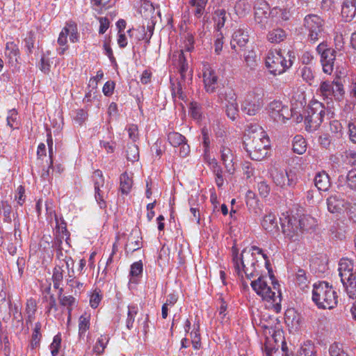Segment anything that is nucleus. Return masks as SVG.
<instances>
[{"instance_id":"c85d7f7f","label":"nucleus","mask_w":356,"mask_h":356,"mask_svg":"<svg viewBox=\"0 0 356 356\" xmlns=\"http://www.w3.org/2000/svg\"><path fill=\"white\" fill-rule=\"evenodd\" d=\"M314 181L316 187L319 191H326L330 186V177L325 171L318 172Z\"/></svg>"},{"instance_id":"e2e57ef3","label":"nucleus","mask_w":356,"mask_h":356,"mask_svg":"<svg viewBox=\"0 0 356 356\" xmlns=\"http://www.w3.org/2000/svg\"><path fill=\"white\" fill-rule=\"evenodd\" d=\"M87 118L88 113L86 111L83 109H79L76 111V113L74 119L77 124L81 125L86 120Z\"/></svg>"},{"instance_id":"a878e982","label":"nucleus","mask_w":356,"mask_h":356,"mask_svg":"<svg viewBox=\"0 0 356 356\" xmlns=\"http://www.w3.org/2000/svg\"><path fill=\"white\" fill-rule=\"evenodd\" d=\"M345 204L344 200L337 195H331L327 199V209L332 213H341Z\"/></svg>"},{"instance_id":"09e8293b","label":"nucleus","mask_w":356,"mask_h":356,"mask_svg":"<svg viewBox=\"0 0 356 356\" xmlns=\"http://www.w3.org/2000/svg\"><path fill=\"white\" fill-rule=\"evenodd\" d=\"M330 356H348L343 349L342 345L338 343H332L329 348Z\"/></svg>"},{"instance_id":"f8f14e48","label":"nucleus","mask_w":356,"mask_h":356,"mask_svg":"<svg viewBox=\"0 0 356 356\" xmlns=\"http://www.w3.org/2000/svg\"><path fill=\"white\" fill-rule=\"evenodd\" d=\"M282 232L291 241H296L301 234L298 219L294 216H285L280 218Z\"/></svg>"},{"instance_id":"cd10ccee","label":"nucleus","mask_w":356,"mask_h":356,"mask_svg":"<svg viewBox=\"0 0 356 356\" xmlns=\"http://www.w3.org/2000/svg\"><path fill=\"white\" fill-rule=\"evenodd\" d=\"M341 282L348 296L353 299L356 298V270Z\"/></svg>"},{"instance_id":"49530a36","label":"nucleus","mask_w":356,"mask_h":356,"mask_svg":"<svg viewBox=\"0 0 356 356\" xmlns=\"http://www.w3.org/2000/svg\"><path fill=\"white\" fill-rule=\"evenodd\" d=\"M244 60L246 66L250 69H254L257 65L256 53L252 50L248 51L244 55Z\"/></svg>"},{"instance_id":"2f4dec72","label":"nucleus","mask_w":356,"mask_h":356,"mask_svg":"<svg viewBox=\"0 0 356 356\" xmlns=\"http://www.w3.org/2000/svg\"><path fill=\"white\" fill-rule=\"evenodd\" d=\"M133 185V180L127 172H123L120 177V191L122 194L127 195Z\"/></svg>"},{"instance_id":"69168bd1","label":"nucleus","mask_w":356,"mask_h":356,"mask_svg":"<svg viewBox=\"0 0 356 356\" xmlns=\"http://www.w3.org/2000/svg\"><path fill=\"white\" fill-rule=\"evenodd\" d=\"M192 340L191 343L193 344V346L195 349H199L201 346V341H200V334L199 333L198 329H197L195 331L192 332L191 333Z\"/></svg>"},{"instance_id":"6e6552de","label":"nucleus","mask_w":356,"mask_h":356,"mask_svg":"<svg viewBox=\"0 0 356 356\" xmlns=\"http://www.w3.org/2000/svg\"><path fill=\"white\" fill-rule=\"evenodd\" d=\"M292 65L290 60H287L280 51H269L266 58V66L269 72L274 74H280L289 69Z\"/></svg>"},{"instance_id":"7ed1b4c3","label":"nucleus","mask_w":356,"mask_h":356,"mask_svg":"<svg viewBox=\"0 0 356 356\" xmlns=\"http://www.w3.org/2000/svg\"><path fill=\"white\" fill-rule=\"evenodd\" d=\"M273 289L269 286L266 280V277L259 275L257 280L251 282L250 285L256 293L261 297L262 300L270 302L276 312H279L281 309L282 296L278 289L279 284L277 282H272Z\"/></svg>"},{"instance_id":"9d476101","label":"nucleus","mask_w":356,"mask_h":356,"mask_svg":"<svg viewBox=\"0 0 356 356\" xmlns=\"http://www.w3.org/2000/svg\"><path fill=\"white\" fill-rule=\"evenodd\" d=\"M264 105L260 93L252 91L248 92L241 104V110L248 115H256Z\"/></svg>"},{"instance_id":"1a4fd4ad","label":"nucleus","mask_w":356,"mask_h":356,"mask_svg":"<svg viewBox=\"0 0 356 356\" xmlns=\"http://www.w3.org/2000/svg\"><path fill=\"white\" fill-rule=\"evenodd\" d=\"M318 92L324 99H332V97L340 100L344 94L343 85L337 81H325L321 82Z\"/></svg>"},{"instance_id":"473e14b6","label":"nucleus","mask_w":356,"mask_h":356,"mask_svg":"<svg viewBox=\"0 0 356 356\" xmlns=\"http://www.w3.org/2000/svg\"><path fill=\"white\" fill-rule=\"evenodd\" d=\"M299 227L300 232L309 231L314 229L316 226V221L315 218L310 216H303L298 219Z\"/></svg>"},{"instance_id":"f03ea898","label":"nucleus","mask_w":356,"mask_h":356,"mask_svg":"<svg viewBox=\"0 0 356 356\" xmlns=\"http://www.w3.org/2000/svg\"><path fill=\"white\" fill-rule=\"evenodd\" d=\"M261 326L264 329L266 336V342L263 348L266 356H289L286 342L280 330H275L273 323L267 322L264 318L261 321Z\"/></svg>"},{"instance_id":"dca6fc26","label":"nucleus","mask_w":356,"mask_h":356,"mask_svg":"<svg viewBox=\"0 0 356 356\" xmlns=\"http://www.w3.org/2000/svg\"><path fill=\"white\" fill-rule=\"evenodd\" d=\"M168 140L172 146L180 147L179 154L181 157H186L189 154L190 146L187 144L186 138L179 133L170 132L168 135Z\"/></svg>"},{"instance_id":"5701e85b","label":"nucleus","mask_w":356,"mask_h":356,"mask_svg":"<svg viewBox=\"0 0 356 356\" xmlns=\"http://www.w3.org/2000/svg\"><path fill=\"white\" fill-rule=\"evenodd\" d=\"M285 323L292 329L298 330L302 324V317L294 309H289L285 312Z\"/></svg>"},{"instance_id":"58836bf2","label":"nucleus","mask_w":356,"mask_h":356,"mask_svg":"<svg viewBox=\"0 0 356 356\" xmlns=\"http://www.w3.org/2000/svg\"><path fill=\"white\" fill-rule=\"evenodd\" d=\"M207 3V0H189V3L195 8L194 15L196 17L200 18L202 16Z\"/></svg>"},{"instance_id":"c03bdc74","label":"nucleus","mask_w":356,"mask_h":356,"mask_svg":"<svg viewBox=\"0 0 356 356\" xmlns=\"http://www.w3.org/2000/svg\"><path fill=\"white\" fill-rule=\"evenodd\" d=\"M346 184L348 188L356 192V168L348 172L346 177Z\"/></svg>"},{"instance_id":"e433bc0d","label":"nucleus","mask_w":356,"mask_h":356,"mask_svg":"<svg viewBox=\"0 0 356 356\" xmlns=\"http://www.w3.org/2000/svg\"><path fill=\"white\" fill-rule=\"evenodd\" d=\"M307 149V143L305 139L300 135L294 137L293 141V150L295 153L302 154Z\"/></svg>"},{"instance_id":"a211bd4d","label":"nucleus","mask_w":356,"mask_h":356,"mask_svg":"<svg viewBox=\"0 0 356 356\" xmlns=\"http://www.w3.org/2000/svg\"><path fill=\"white\" fill-rule=\"evenodd\" d=\"M70 264H68V261H66L65 259L61 264H57L55 266L53 271L52 279L54 287L58 289L60 295L63 293V289L60 287V284L63 282L64 273L66 270H68Z\"/></svg>"},{"instance_id":"5fc2aeb1","label":"nucleus","mask_w":356,"mask_h":356,"mask_svg":"<svg viewBox=\"0 0 356 356\" xmlns=\"http://www.w3.org/2000/svg\"><path fill=\"white\" fill-rule=\"evenodd\" d=\"M58 298L60 303L63 306H67L68 307L69 312H71L72 309L70 308L75 302V299L72 296H65L60 295V292L58 291Z\"/></svg>"},{"instance_id":"4c0bfd02","label":"nucleus","mask_w":356,"mask_h":356,"mask_svg":"<svg viewBox=\"0 0 356 356\" xmlns=\"http://www.w3.org/2000/svg\"><path fill=\"white\" fill-rule=\"evenodd\" d=\"M210 166L212 168V170L213 171V173L216 176V185L218 187H220L222 186L224 180L222 177V170L220 168V166L218 165L216 160H212L211 161H209Z\"/></svg>"},{"instance_id":"f704fd0d","label":"nucleus","mask_w":356,"mask_h":356,"mask_svg":"<svg viewBox=\"0 0 356 356\" xmlns=\"http://www.w3.org/2000/svg\"><path fill=\"white\" fill-rule=\"evenodd\" d=\"M251 10V5L248 0H238L234 6L235 13L239 17H244Z\"/></svg>"},{"instance_id":"2eb2a0df","label":"nucleus","mask_w":356,"mask_h":356,"mask_svg":"<svg viewBox=\"0 0 356 356\" xmlns=\"http://www.w3.org/2000/svg\"><path fill=\"white\" fill-rule=\"evenodd\" d=\"M218 80V76L215 70L209 66H205L203 70V81L207 92L211 94L217 91L219 88Z\"/></svg>"},{"instance_id":"864d4df0","label":"nucleus","mask_w":356,"mask_h":356,"mask_svg":"<svg viewBox=\"0 0 356 356\" xmlns=\"http://www.w3.org/2000/svg\"><path fill=\"white\" fill-rule=\"evenodd\" d=\"M273 13H275L277 17L283 22L289 20L291 17L290 11L286 8H274Z\"/></svg>"},{"instance_id":"c756f323","label":"nucleus","mask_w":356,"mask_h":356,"mask_svg":"<svg viewBox=\"0 0 356 356\" xmlns=\"http://www.w3.org/2000/svg\"><path fill=\"white\" fill-rule=\"evenodd\" d=\"M261 225L268 232H275L278 230L277 220L275 215L272 213H270L264 217Z\"/></svg>"},{"instance_id":"6ab92c4d","label":"nucleus","mask_w":356,"mask_h":356,"mask_svg":"<svg viewBox=\"0 0 356 356\" xmlns=\"http://www.w3.org/2000/svg\"><path fill=\"white\" fill-rule=\"evenodd\" d=\"M220 159L227 172L233 174L235 171L233 163L234 154L232 149L225 145H222L220 149Z\"/></svg>"},{"instance_id":"de8ad7c7","label":"nucleus","mask_w":356,"mask_h":356,"mask_svg":"<svg viewBox=\"0 0 356 356\" xmlns=\"http://www.w3.org/2000/svg\"><path fill=\"white\" fill-rule=\"evenodd\" d=\"M127 158L131 162H134L138 160L139 150L137 145L131 144L128 146L127 150Z\"/></svg>"},{"instance_id":"7c9ffc66","label":"nucleus","mask_w":356,"mask_h":356,"mask_svg":"<svg viewBox=\"0 0 356 356\" xmlns=\"http://www.w3.org/2000/svg\"><path fill=\"white\" fill-rule=\"evenodd\" d=\"M286 31L281 28H275L268 31L266 38L271 43H280L286 38Z\"/></svg>"},{"instance_id":"603ef678","label":"nucleus","mask_w":356,"mask_h":356,"mask_svg":"<svg viewBox=\"0 0 356 356\" xmlns=\"http://www.w3.org/2000/svg\"><path fill=\"white\" fill-rule=\"evenodd\" d=\"M330 131L332 133L335 134L337 138H339L343 134V126L339 120H332L330 124Z\"/></svg>"},{"instance_id":"bb28decb","label":"nucleus","mask_w":356,"mask_h":356,"mask_svg":"<svg viewBox=\"0 0 356 356\" xmlns=\"http://www.w3.org/2000/svg\"><path fill=\"white\" fill-rule=\"evenodd\" d=\"M353 268V262L351 260L346 258L340 260L338 270L341 282L346 279L348 276H350V273L355 272Z\"/></svg>"},{"instance_id":"20e7f679","label":"nucleus","mask_w":356,"mask_h":356,"mask_svg":"<svg viewBox=\"0 0 356 356\" xmlns=\"http://www.w3.org/2000/svg\"><path fill=\"white\" fill-rule=\"evenodd\" d=\"M312 300L319 308L323 309H330L337 304L336 291L325 282L314 285Z\"/></svg>"},{"instance_id":"a18cd8bd","label":"nucleus","mask_w":356,"mask_h":356,"mask_svg":"<svg viewBox=\"0 0 356 356\" xmlns=\"http://www.w3.org/2000/svg\"><path fill=\"white\" fill-rule=\"evenodd\" d=\"M12 207L6 202L2 201L0 203V214L3 213L4 217V221L10 222L11 219Z\"/></svg>"},{"instance_id":"f3484780","label":"nucleus","mask_w":356,"mask_h":356,"mask_svg":"<svg viewBox=\"0 0 356 356\" xmlns=\"http://www.w3.org/2000/svg\"><path fill=\"white\" fill-rule=\"evenodd\" d=\"M95 190V198L101 207L105 206L104 200V191L102 189L104 187V177L103 173L100 170L94 171L92 176Z\"/></svg>"},{"instance_id":"a19ab883","label":"nucleus","mask_w":356,"mask_h":356,"mask_svg":"<svg viewBox=\"0 0 356 356\" xmlns=\"http://www.w3.org/2000/svg\"><path fill=\"white\" fill-rule=\"evenodd\" d=\"M296 282L302 289H305V288L307 287L309 281L305 270L301 268L298 270L296 274Z\"/></svg>"},{"instance_id":"680f3d73","label":"nucleus","mask_w":356,"mask_h":356,"mask_svg":"<svg viewBox=\"0 0 356 356\" xmlns=\"http://www.w3.org/2000/svg\"><path fill=\"white\" fill-rule=\"evenodd\" d=\"M242 273H244L248 279H252L259 275V272L257 270V266L247 267L245 268H241Z\"/></svg>"},{"instance_id":"ea45409f","label":"nucleus","mask_w":356,"mask_h":356,"mask_svg":"<svg viewBox=\"0 0 356 356\" xmlns=\"http://www.w3.org/2000/svg\"><path fill=\"white\" fill-rule=\"evenodd\" d=\"M316 353L314 344L312 341H307L302 345L299 356H316Z\"/></svg>"},{"instance_id":"c9c22d12","label":"nucleus","mask_w":356,"mask_h":356,"mask_svg":"<svg viewBox=\"0 0 356 356\" xmlns=\"http://www.w3.org/2000/svg\"><path fill=\"white\" fill-rule=\"evenodd\" d=\"M142 238L140 236H131L128 238V241L125 245V251L126 252H134L142 248Z\"/></svg>"},{"instance_id":"4468645a","label":"nucleus","mask_w":356,"mask_h":356,"mask_svg":"<svg viewBox=\"0 0 356 356\" xmlns=\"http://www.w3.org/2000/svg\"><path fill=\"white\" fill-rule=\"evenodd\" d=\"M257 262L258 260L255 258L254 253L245 250L241 252V258H238L237 255L233 257L235 272L238 276H241L242 277L243 275L241 268L257 266Z\"/></svg>"},{"instance_id":"9b49d317","label":"nucleus","mask_w":356,"mask_h":356,"mask_svg":"<svg viewBox=\"0 0 356 356\" xmlns=\"http://www.w3.org/2000/svg\"><path fill=\"white\" fill-rule=\"evenodd\" d=\"M270 116L277 122H285L292 115L291 110L282 102L274 100L268 106Z\"/></svg>"},{"instance_id":"0eeeda50","label":"nucleus","mask_w":356,"mask_h":356,"mask_svg":"<svg viewBox=\"0 0 356 356\" xmlns=\"http://www.w3.org/2000/svg\"><path fill=\"white\" fill-rule=\"evenodd\" d=\"M325 114L323 105L318 102L314 103L307 111V115L305 116L306 130L309 132L316 131L322 123Z\"/></svg>"},{"instance_id":"39448f33","label":"nucleus","mask_w":356,"mask_h":356,"mask_svg":"<svg viewBox=\"0 0 356 356\" xmlns=\"http://www.w3.org/2000/svg\"><path fill=\"white\" fill-rule=\"evenodd\" d=\"M324 20L315 14L306 15L303 20V26L307 31V41L311 44L316 43L324 34Z\"/></svg>"},{"instance_id":"4be33fe9","label":"nucleus","mask_w":356,"mask_h":356,"mask_svg":"<svg viewBox=\"0 0 356 356\" xmlns=\"http://www.w3.org/2000/svg\"><path fill=\"white\" fill-rule=\"evenodd\" d=\"M254 10L255 22L260 24L262 28L264 27L269 15L268 5L266 2L260 3L254 8Z\"/></svg>"},{"instance_id":"423d86ee","label":"nucleus","mask_w":356,"mask_h":356,"mask_svg":"<svg viewBox=\"0 0 356 356\" xmlns=\"http://www.w3.org/2000/svg\"><path fill=\"white\" fill-rule=\"evenodd\" d=\"M173 64L178 68L181 76V81L177 83V86L172 88V95L175 97L178 96L179 99H184L186 95L182 91L181 82L185 81L186 79V72L188 70V64L184 56L183 51L175 52L172 56Z\"/></svg>"},{"instance_id":"37998d69","label":"nucleus","mask_w":356,"mask_h":356,"mask_svg":"<svg viewBox=\"0 0 356 356\" xmlns=\"http://www.w3.org/2000/svg\"><path fill=\"white\" fill-rule=\"evenodd\" d=\"M138 313V307L135 305H129L128 307L127 318L126 321V326L127 329L131 330L134 327L135 316Z\"/></svg>"},{"instance_id":"13d9d810","label":"nucleus","mask_w":356,"mask_h":356,"mask_svg":"<svg viewBox=\"0 0 356 356\" xmlns=\"http://www.w3.org/2000/svg\"><path fill=\"white\" fill-rule=\"evenodd\" d=\"M301 76L302 79L311 84L310 81L313 80L314 76L312 69L309 67L305 66L301 70Z\"/></svg>"},{"instance_id":"412c9836","label":"nucleus","mask_w":356,"mask_h":356,"mask_svg":"<svg viewBox=\"0 0 356 356\" xmlns=\"http://www.w3.org/2000/svg\"><path fill=\"white\" fill-rule=\"evenodd\" d=\"M335 58L336 51L332 48L321 56L323 70L325 74H330L332 72Z\"/></svg>"},{"instance_id":"aec40b11","label":"nucleus","mask_w":356,"mask_h":356,"mask_svg":"<svg viewBox=\"0 0 356 356\" xmlns=\"http://www.w3.org/2000/svg\"><path fill=\"white\" fill-rule=\"evenodd\" d=\"M248 40L249 35L248 32L243 29L236 30L232 35V39L230 42L231 48L236 53V47H244L248 43Z\"/></svg>"},{"instance_id":"0e129e2a","label":"nucleus","mask_w":356,"mask_h":356,"mask_svg":"<svg viewBox=\"0 0 356 356\" xmlns=\"http://www.w3.org/2000/svg\"><path fill=\"white\" fill-rule=\"evenodd\" d=\"M217 19V24L218 27L224 26L226 21V11L224 9L218 10L215 13Z\"/></svg>"},{"instance_id":"f257e3e1","label":"nucleus","mask_w":356,"mask_h":356,"mask_svg":"<svg viewBox=\"0 0 356 356\" xmlns=\"http://www.w3.org/2000/svg\"><path fill=\"white\" fill-rule=\"evenodd\" d=\"M244 146L251 159L261 161L266 157L270 141L261 127L251 124L246 130Z\"/></svg>"},{"instance_id":"bf43d9fd","label":"nucleus","mask_w":356,"mask_h":356,"mask_svg":"<svg viewBox=\"0 0 356 356\" xmlns=\"http://www.w3.org/2000/svg\"><path fill=\"white\" fill-rule=\"evenodd\" d=\"M242 170L247 179L250 178L254 175V168L249 161H245L242 163Z\"/></svg>"},{"instance_id":"3c124183","label":"nucleus","mask_w":356,"mask_h":356,"mask_svg":"<svg viewBox=\"0 0 356 356\" xmlns=\"http://www.w3.org/2000/svg\"><path fill=\"white\" fill-rule=\"evenodd\" d=\"M143 272V263L141 261L134 262L131 266L130 275L132 277L131 281L135 282V277H138Z\"/></svg>"},{"instance_id":"393cba45","label":"nucleus","mask_w":356,"mask_h":356,"mask_svg":"<svg viewBox=\"0 0 356 356\" xmlns=\"http://www.w3.org/2000/svg\"><path fill=\"white\" fill-rule=\"evenodd\" d=\"M229 103L226 104L225 112L228 118L234 120L238 116V104L236 103V97L233 90L229 91Z\"/></svg>"},{"instance_id":"ddd939ff","label":"nucleus","mask_w":356,"mask_h":356,"mask_svg":"<svg viewBox=\"0 0 356 356\" xmlns=\"http://www.w3.org/2000/svg\"><path fill=\"white\" fill-rule=\"evenodd\" d=\"M271 177L273 182L281 188L286 186H294L296 184V176L292 170L286 171L274 168L271 172Z\"/></svg>"},{"instance_id":"b1692460","label":"nucleus","mask_w":356,"mask_h":356,"mask_svg":"<svg viewBox=\"0 0 356 356\" xmlns=\"http://www.w3.org/2000/svg\"><path fill=\"white\" fill-rule=\"evenodd\" d=\"M5 54L10 64L15 66L19 64V50L14 42H7Z\"/></svg>"},{"instance_id":"72a5a7b5","label":"nucleus","mask_w":356,"mask_h":356,"mask_svg":"<svg viewBox=\"0 0 356 356\" xmlns=\"http://www.w3.org/2000/svg\"><path fill=\"white\" fill-rule=\"evenodd\" d=\"M356 14V6L353 2H346L342 5L341 15L346 21H350Z\"/></svg>"},{"instance_id":"6e6d98bb","label":"nucleus","mask_w":356,"mask_h":356,"mask_svg":"<svg viewBox=\"0 0 356 356\" xmlns=\"http://www.w3.org/2000/svg\"><path fill=\"white\" fill-rule=\"evenodd\" d=\"M258 191L261 196L266 197L270 193V187L266 181H262L258 183Z\"/></svg>"},{"instance_id":"79ce46f5","label":"nucleus","mask_w":356,"mask_h":356,"mask_svg":"<svg viewBox=\"0 0 356 356\" xmlns=\"http://www.w3.org/2000/svg\"><path fill=\"white\" fill-rule=\"evenodd\" d=\"M109 338L106 335H102L97 340L96 344L93 347V352L97 355H100L104 351V349L108 343Z\"/></svg>"},{"instance_id":"4d7b16f0","label":"nucleus","mask_w":356,"mask_h":356,"mask_svg":"<svg viewBox=\"0 0 356 356\" xmlns=\"http://www.w3.org/2000/svg\"><path fill=\"white\" fill-rule=\"evenodd\" d=\"M70 34V29L67 26L64 27L61 32L60 33L59 37L58 38V43L60 46H67V35Z\"/></svg>"},{"instance_id":"774afa93","label":"nucleus","mask_w":356,"mask_h":356,"mask_svg":"<svg viewBox=\"0 0 356 356\" xmlns=\"http://www.w3.org/2000/svg\"><path fill=\"white\" fill-rule=\"evenodd\" d=\"M348 127L350 140L356 143V124L353 122H349Z\"/></svg>"},{"instance_id":"338daca9","label":"nucleus","mask_w":356,"mask_h":356,"mask_svg":"<svg viewBox=\"0 0 356 356\" xmlns=\"http://www.w3.org/2000/svg\"><path fill=\"white\" fill-rule=\"evenodd\" d=\"M128 133L129 138L133 141H136L138 138V126L136 124H131L128 128Z\"/></svg>"},{"instance_id":"8fccbe9b","label":"nucleus","mask_w":356,"mask_h":356,"mask_svg":"<svg viewBox=\"0 0 356 356\" xmlns=\"http://www.w3.org/2000/svg\"><path fill=\"white\" fill-rule=\"evenodd\" d=\"M61 346V335L60 334H58L54 336L53 339V341L50 345L51 353L52 356H57L59 350Z\"/></svg>"},{"instance_id":"052dcab7","label":"nucleus","mask_w":356,"mask_h":356,"mask_svg":"<svg viewBox=\"0 0 356 356\" xmlns=\"http://www.w3.org/2000/svg\"><path fill=\"white\" fill-rule=\"evenodd\" d=\"M90 323L88 317L85 316H81L79 318V334H81L84 333L87 330L89 329Z\"/></svg>"}]
</instances>
